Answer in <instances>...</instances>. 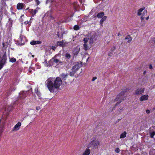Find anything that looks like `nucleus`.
Listing matches in <instances>:
<instances>
[{"label": "nucleus", "mask_w": 155, "mask_h": 155, "mask_svg": "<svg viewBox=\"0 0 155 155\" xmlns=\"http://www.w3.org/2000/svg\"><path fill=\"white\" fill-rule=\"evenodd\" d=\"M62 82V81L59 77H57L54 80L53 78H49L45 81V85L51 92H53L59 88Z\"/></svg>", "instance_id": "nucleus-1"}, {"label": "nucleus", "mask_w": 155, "mask_h": 155, "mask_svg": "<svg viewBox=\"0 0 155 155\" xmlns=\"http://www.w3.org/2000/svg\"><path fill=\"white\" fill-rule=\"evenodd\" d=\"M128 89H126L122 91L120 93L117 95L116 98L114 100V102L118 101L115 104V106H117L118 104H120L122 101H123L124 99L126 98V95L125 93L127 91H128Z\"/></svg>", "instance_id": "nucleus-2"}, {"label": "nucleus", "mask_w": 155, "mask_h": 155, "mask_svg": "<svg viewBox=\"0 0 155 155\" xmlns=\"http://www.w3.org/2000/svg\"><path fill=\"white\" fill-rule=\"evenodd\" d=\"M99 144V142L97 140H93L91 141L88 145V148H93L94 147L96 148Z\"/></svg>", "instance_id": "nucleus-3"}, {"label": "nucleus", "mask_w": 155, "mask_h": 155, "mask_svg": "<svg viewBox=\"0 0 155 155\" xmlns=\"http://www.w3.org/2000/svg\"><path fill=\"white\" fill-rule=\"evenodd\" d=\"M144 88H139L135 91L134 94L137 95H141L144 92Z\"/></svg>", "instance_id": "nucleus-4"}, {"label": "nucleus", "mask_w": 155, "mask_h": 155, "mask_svg": "<svg viewBox=\"0 0 155 155\" xmlns=\"http://www.w3.org/2000/svg\"><path fill=\"white\" fill-rule=\"evenodd\" d=\"M27 91H22L20 92L19 93V97L18 99H17V101L19 100V99H22L26 97L27 95Z\"/></svg>", "instance_id": "nucleus-5"}, {"label": "nucleus", "mask_w": 155, "mask_h": 155, "mask_svg": "<svg viewBox=\"0 0 155 155\" xmlns=\"http://www.w3.org/2000/svg\"><path fill=\"white\" fill-rule=\"evenodd\" d=\"M89 38H84L83 41H84V50H87L89 48V47L87 44V43L88 42Z\"/></svg>", "instance_id": "nucleus-6"}, {"label": "nucleus", "mask_w": 155, "mask_h": 155, "mask_svg": "<svg viewBox=\"0 0 155 155\" xmlns=\"http://www.w3.org/2000/svg\"><path fill=\"white\" fill-rule=\"evenodd\" d=\"M81 66V64L78 63L73 66L72 70L75 71L76 72Z\"/></svg>", "instance_id": "nucleus-7"}, {"label": "nucleus", "mask_w": 155, "mask_h": 155, "mask_svg": "<svg viewBox=\"0 0 155 155\" xmlns=\"http://www.w3.org/2000/svg\"><path fill=\"white\" fill-rule=\"evenodd\" d=\"M57 46H58L62 47H64L66 45V44H67V43H66V42H65L64 40H62V41H57Z\"/></svg>", "instance_id": "nucleus-8"}, {"label": "nucleus", "mask_w": 155, "mask_h": 155, "mask_svg": "<svg viewBox=\"0 0 155 155\" xmlns=\"http://www.w3.org/2000/svg\"><path fill=\"white\" fill-rule=\"evenodd\" d=\"M95 36L96 35L95 34H94L93 35H91V36L90 37V39L89 41V43L90 44H92L95 41Z\"/></svg>", "instance_id": "nucleus-9"}, {"label": "nucleus", "mask_w": 155, "mask_h": 155, "mask_svg": "<svg viewBox=\"0 0 155 155\" xmlns=\"http://www.w3.org/2000/svg\"><path fill=\"white\" fill-rule=\"evenodd\" d=\"M57 55H55L52 58L53 60V62L57 64L62 63V62L60 60L56 58Z\"/></svg>", "instance_id": "nucleus-10"}, {"label": "nucleus", "mask_w": 155, "mask_h": 155, "mask_svg": "<svg viewBox=\"0 0 155 155\" xmlns=\"http://www.w3.org/2000/svg\"><path fill=\"white\" fill-rule=\"evenodd\" d=\"M7 60V58L6 54L5 53L4 54L0 62L1 63H4L5 64L6 62V61Z\"/></svg>", "instance_id": "nucleus-11"}, {"label": "nucleus", "mask_w": 155, "mask_h": 155, "mask_svg": "<svg viewBox=\"0 0 155 155\" xmlns=\"http://www.w3.org/2000/svg\"><path fill=\"white\" fill-rule=\"evenodd\" d=\"M21 125V123L20 122H18L14 127L13 130H19L20 126Z\"/></svg>", "instance_id": "nucleus-12"}, {"label": "nucleus", "mask_w": 155, "mask_h": 155, "mask_svg": "<svg viewBox=\"0 0 155 155\" xmlns=\"http://www.w3.org/2000/svg\"><path fill=\"white\" fill-rule=\"evenodd\" d=\"M68 76V74H65L62 73L60 75V77L61 79H62L63 80H65V78L67 77Z\"/></svg>", "instance_id": "nucleus-13"}, {"label": "nucleus", "mask_w": 155, "mask_h": 155, "mask_svg": "<svg viewBox=\"0 0 155 155\" xmlns=\"http://www.w3.org/2000/svg\"><path fill=\"white\" fill-rule=\"evenodd\" d=\"M24 6V4L19 3L17 4V8L18 10L21 9L23 8Z\"/></svg>", "instance_id": "nucleus-14"}, {"label": "nucleus", "mask_w": 155, "mask_h": 155, "mask_svg": "<svg viewBox=\"0 0 155 155\" xmlns=\"http://www.w3.org/2000/svg\"><path fill=\"white\" fill-rule=\"evenodd\" d=\"M148 95H144L142 96L140 99L141 101L147 100L148 99Z\"/></svg>", "instance_id": "nucleus-15"}, {"label": "nucleus", "mask_w": 155, "mask_h": 155, "mask_svg": "<svg viewBox=\"0 0 155 155\" xmlns=\"http://www.w3.org/2000/svg\"><path fill=\"white\" fill-rule=\"evenodd\" d=\"M63 34L64 33H63L62 32L59 31L57 33V35L59 38L62 39L63 38Z\"/></svg>", "instance_id": "nucleus-16"}, {"label": "nucleus", "mask_w": 155, "mask_h": 155, "mask_svg": "<svg viewBox=\"0 0 155 155\" xmlns=\"http://www.w3.org/2000/svg\"><path fill=\"white\" fill-rule=\"evenodd\" d=\"M80 48H76L74 49L73 51V54L74 55H77L78 54Z\"/></svg>", "instance_id": "nucleus-17"}, {"label": "nucleus", "mask_w": 155, "mask_h": 155, "mask_svg": "<svg viewBox=\"0 0 155 155\" xmlns=\"http://www.w3.org/2000/svg\"><path fill=\"white\" fill-rule=\"evenodd\" d=\"M41 43V42L40 41H32L30 42V44L31 45H35L38 44H40Z\"/></svg>", "instance_id": "nucleus-18"}, {"label": "nucleus", "mask_w": 155, "mask_h": 155, "mask_svg": "<svg viewBox=\"0 0 155 155\" xmlns=\"http://www.w3.org/2000/svg\"><path fill=\"white\" fill-rule=\"evenodd\" d=\"M104 12H101L97 14V17L99 18H101L104 15Z\"/></svg>", "instance_id": "nucleus-19"}, {"label": "nucleus", "mask_w": 155, "mask_h": 155, "mask_svg": "<svg viewBox=\"0 0 155 155\" xmlns=\"http://www.w3.org/2000/svg\"><path fill=\"white\" fill-rule=\"evenodd\" d=\"M125 39H128L127 42L129 43L132 40V38L130 36V35H128L125 37Z\"/></svg>", "instance_id": "nucleus-20"}, {"label": "nucleus", "mask_w": 155, "mask_h": 155, "mask_svg": "<svg viewBox=\"0 0 155 155\" xmlns=\"http://www.w3.org/2000/svg\"><path fill=\"white\" fill-rule=\"evenodd\" d=\"M90 153V150L89 149H86L83 153V155H88Z\"/></svg>", "instance_id": "nucleus-21"}, {"label": "nucleus", "mask_w": 155, "mask_h": 155, "mask_svg": "<svg viewBox=\"0 0 155 155\" xmlns=\"http://www.w3.org/2000/svg\"><path fill=\"white\" fill-rule=\"evenodd\" d=\"M107 18V16H104L103 17V18H102V19H101L100 21V23L101 25L102 26V25L103 24V23L104 21L106 20V19Z\"/></svg>", "instance_id": "nucleus-22"}, {"label": "nucleus", "mask_w": 155, "mask_h": 155, "mask_svg": "<svg viewBox=\"0 0 155 155\" xmlns=\"http://www.w3.org/2000/svg\"><path fill=\"white\" fill-rule=\"evenodd\" d=\"M149 133L150 137L152 138H153L154 136L155 135V132L154 131H150Z\"/></svg>", "instance_id": "nucleus-23"}, {"label": "nucleus", "mask_w": 155, "mask_h": 155, "mask_svg": "<svg viewBox=\"0 0 155 155\" xmlns=\"http://www.w3.org/2000/svg\"><path fill=\"white\" fill-rule=\"evenodd\" d=\"M127 133L124 131L123 133L121 134L120 135V138H124L126 135Z\"/></svg>", "instance_id": "nucleus-24"}, {"label": "nucleus", "mask_w": 155, "mask_h": 155, "mask_svg": "<svg viewBox=\"0 0 155 155\" xmlns=\"http://www.w3.org/2000/svg\"><path fill=\"white\" fill-rule=\"evenodd\" d=\"M144 9V8H142L138 10V12L137 13V15H141V12L143 11V10Z\"/></svg>", "instance_id": "nucleus-25"}, {"label": "nucleus", "mask_w": 155, "mask_h": 155, "mask_svg": "<svg viewBox=\"0 0 155 155\" xmlns=\"http://www.w3.org/2000/svg\"><path fill=\"white\" fill-rule=\"evenodd\" d=\"M80 27L78 25H76L74 27V30H79Z\"/></svg>", "instance_id": "nucleus-26"}, {"label": "nucleus", "mask_w": 155, "mask_h": 155, "mask_svg": "<svg viewBox=\"0 0 155 155\" xmlns=\"http://www.w3.org/2000/svg\"><path fill=\"white\" fill-rule=\"evenodd\" d=\"M16 59L14 58H10V61L11 62L14 63L16 61Z\"/></svg>", "instance_id": "nucleus-27"}, {"label": "nucleus", "mask_w": 155, "mask_h": 155, "mask_svg": "<svg viewBox=\"0 0 155 155\" xmlns=\"http://www.w3.org/2000/svg\"><path fill=\"white\" fill-rule=\"evenodd\" d=\"M36 94H37V95H38V96L39 97V99H41V93L38 91V90H37L36 91Z\"/></svg>", "instance_id": "nucleus-28"}, {"label": "nucleus", "mask_w": 155, "mask_h": 155, "mask_svg": "<svg viewBox=\"0 0 155 155\" xmlns=\"http://www.w3.org/2000/svg\"><path fill=\"white\" fill-rule=\"evenodd\" d=\"M73 71L70 73L69 74L71 76H74L75 74L76 73V72L75 71L72 70Z\"/></svg>", "instance_id": "nucleus-29"}, {"label": "nucleus", "mask_w": 155, "mask_h": 155, "mask_svg": "<svg viewBox=\"0 0 155 155\" xmlns=\"http://www.w3.org/2000/svg\"><path fill=\"white\" fill-rule=\"evenodd\" d=\"M147 11L146 10H145L143 12L142 15V16L145 17V16L147 15Z\"/></svg>", "instance_id": "nucleus-30"}, {"label": "nucleus", "mask_w": 155, "mask_h": 155, "mask_svg": "<svg viewBox=\"0 0 155 155\" xmlns=\"http://www.w3.org/2000/svg\"><path fill=\"white\" fill-rule=\"evenodd\" d=\"M65 57L66 58H67V59H69L71 58V55L70 54L67 53L65 55Z\"/></svg>", "instance_id": "nucleus-31"}, {"label": "nucleus", "mask_w": 155, "mask_h": 155, "mask_svg": "<svg viewBox=\"0 0 155 155\" xmlns=\"http://www.w3.org/2000/svg\"><path fill=\"white\" fill-rule=\"evenodd\" d=\"M50 48L52 49L54 51H55L56 48V47L54 46H50Z\"/></svg>", "instance_id": "nucleus-32"}, {"label": "nucleus", "mask_w": 155, "mask_h": 155, "mask_svg": "<svg viewBox=\"0 0 155 155\" xmlns=\"http://www.w3.org/2000/svg\"><path fill=\"white\" fill-rule=\"evenodd\" d=\"M120 151V149L118 148H116L115 149V151L117 153H119Z\"/></svg>", "instance_id": "nucleus-33"}, {"label": "nucleus", "mask_w": 155, "mask_h": 155, "mask_svg": "<svg viewBox=\"0 0 155 155\" xmlns=\"http://www.w3.org/2000/svg\"><path fill=\"white\" fill-rule=\"evenodd\" d=\"M4 65V63H1L0 62V70L3 68Z\"/></svg>", "instance_id": "nucleus-34"}, {"label": "nucleus", "mask_w": 155, "mask_h": 155, "mask_svg": "<svg viewBox=\"0 0 155 155\" xmlns=\"http://www.w3.org/2000/svg\"><path fill=\"white\" fill-rule=\"evenodd\" d=\"M12 106H10L7 109V111H10L11 110H12Z\"/></svg>", "instance_id": "nucleus-35"}, {"label": "nucleus", "mask_w": 155, "mask_h": 155, "mask_svg": "<svg viewBox=\"0 0 155 155\" xmlns=\"http://www.w3.org/2000/svg\"><path fill=\"white\" fill-rule=\"evenodd\" d=\"M35 2L36 3V5H39L40 3V2L38 0H35Z\"/></svg>", "instance_id": "nucleus-36"}, {"label": "nucleus", "mask_w": 155, "mask_h": 155, "mask_svg": "<svg viewBox=\"0 0 155 155\" xmlns=\"http://www.w3.org/2000/svg\"><path fill=\"white\" fill-rule=\"evenodd\" d=\"M37 12V10L36 9H35L34 12L32 13L33 15H35Z\"/></svg>", "instance_id": "nucleus-37"}, {"label": "nucleus", "mask_w": 155, "mask_h": 155, "mask_svg": "<svg viewBox=\"0 0 155 155\" xmlns=\"http://www.w3.org/2000/svg\"><path fill=\"white\" fill-rule=\"evenodd\" d=\"M115 49H116L115 46V45H114L113 46V47L111 48V49L112 51H114V50H115Z\"/></svg>", "instance_id": "nucleus-38"}, {"label": "nucleus", "mask_w": 155, "mask_h": 155, "mask_svg": "<svg viewBox=\"0 0 155 155\" xmlns=\"http://www.w3.org/2000/svg\"><path fill=\"white\" fill-rule=\"evenodd\" d=\"M146 112L148 114H149L150 113V110H146Z\"/></svg>", "instance_id": "nucleus-39"}, {"label": "nucleus", "mask_w": 155, "mask_h": 155, "mask_svg": "<svg viewBox=\"0 0 155 155\" xmlns=\"http://www.w3.org/2000/svg\"><path fill=\"white\" fill-rule=\"evenodd\" d=\"M97 79V77H94L92 80V81H94V80H95L96 79Z\"/></svg>", "instance_id": "nucleus-40"}, {"label": "nucleus", "mask_w": 155, "mask_h": 155, "mask_svg": "<svg viewBox=\"0 0 155 155\" xmlns=\"http://www.w3.org/2000/svg\"><path fill=\"white\" fill-rule=\"evenodd\" d=\"M2 5H3V6H5L6 5V3L4 2V1H3V2H2Z\"/></svg>", "instance_id": "nucleus-41"}, {"label": "nucleus", "mask_w": 155, "mask_h": 155, "mask_svg": "<svg viewBox=\"0 0 155 155\" xmlns=\"http://www.w3.org/2000/svg\"><path fill=\"white\" fill-rule=\"evenodd\" d=\"M29 22L28 21H25L24 22V24L25 25H27V24H28Z\"/></svg>", "instance_id": "nucleus-42"}, {"label": "nucleus", "mask_w": 155, "mask_h": 155, "mask_svg": "<svg viewBox=\"0 0 155 155\" xmlns=\"http://www.w3.org/2000/svg\"><path fill=\"white\" fill-rule=\"evenodd\" d=\"M40 107H36V109L37 110H40Z\"/></svg>", "instance_id": "nucleus-43"}, {"label": "nucleus", "mask_w": 155, "mask_h": 155, "mask_svg": "<svg viewBox=\"0 0 155 155\" xmlns=\"http://www.w3.org/2000/svg\"><path fill=\"white\" fill-rule=\"evenodd\" d=\"M144 18H145V17L143 16H142L141 17L140 19H141L142 20H143L144 19Z\"/></svg>", "instance_id": "nucleus-44"}, {"label": "nucleus", "mask_w": 155, "mask_h": 155, "mask_svg": "<svg viewBox=\"0 0 155 155\" xmlns=\"http://www.w3.org/2000/svg\"><path fill=\"white\" fill-rule=\"evenodd\" d=\"M149 68L150 69H152L153 68V67L151 65H150Z\"/></svg>", "instance_id": "nucleus-45"}, {"label": "nucleus", "mask_w": 155, "mask_h": 155, "mask_svg": "<svg viewBox=\"0 0 155 155\" xmlns=\"http://www.w3.org/2000/svg\"><path fill=\"white\" fill-rule=\"evenodd\" d=\"M2 18V17H1L0 16V23H1V20Z\"/></svg>", "instance_id": "nucleus-46"}, {"label": "nucleus", "mask_w": 155, "mask_h": 155, "mask_svg": "<svg viewBox=\"0 0 155 155\" xmlns=\"http://www.w3.org/2000/svg\"><path fill=\"white\" fill-rule=\"evenodd\" d=\"M29 72H30V73H32V71L31 70V69L29 68Z\"/></svg>", "instance_id": "nucleus-47"}, {"label": "nucleus", "mask_w": 155, "mask_h": 155, "mask_svg": "<svg viewBox=\"0 0 155 155\" xmlns=\"http://www.w3.org/2000/svg\"><path fill=\"white\" fill-rule=\"evenodd\" d=\"M118 36H122V35L120 33H118L117 35Z\"/></svg>", "instance_id": "nucleus-48"}, {"label": "nucleus", "mask_w": 155, "mask_h": 155, "mask_svg": "<svg viewBox=\"0 0 155 155\" xmlns=\"http://www.w3.org/2000/svg\"><path fill=\"white\" fill-rule=\"evenodd\" d=\"M146 20H147L149 19V16L146 18Z\"/></svg>", "instance_id": "nucleus-49"}, {"label": "nucleus", "mask_w": 155, "mask_h": 155, "mask_svg": "<svg viewBox=\"0 0 155 155\" xmlns=\"http://www.w3.org/2000/svg\"><path fill=\"white\" fill-rule=\"evenodd\" d=\"M64 84H67V82H66V81H64Z\"/></svg>", "instance_id": "nucleus-50"}, {"label": "nucleus", "mask_w": 155, "mask_h": 155, "mask_svg": "<svg viewBox=\"0 0 155 155\" xmlns=\"http://www.w3.org/2000/svg\"><path fill=\"white\" fill-rule=\"evenodd\" d=\"M4 44H5L4 43H2V45H3V47H4L5 46Z\"/></svg>", "instance_id": "nucleus-51"}, {"label": "nucleus", "mask_w": 155, "mask_h": 155, "mask_svg": "<svg viewBox=\"0 0 155 155\" xmlns=\"http://www.w3.org/2000/svg\"><path fill=\"white\" fill-rule=\"evenodd\" d=\"M30 25H31V22H30L29 24H28L29 26H30Z\"/></svg>", "instance_id": "nucleus-52"}, {"label": "nucleus", "mask_w": 155, "mask_h": 155, "mask_svg": "<svg viewBox=\"0 0 155 155\" xmlns=\"http://www.w3.org/2000/svg\"><path fill=\"white\" fill-rule=\"evenodd\" d=\"M32 57L33 58H34V55H32Z\"/></svg>", "instance_id": "nucleus-53"}, {"label": "nucleus", "mask_w": 155, "mask_h": 155, "mask_svg": "<svg viewBox=\"0 0 155 155\" xmlns=\"http://www.w3.org/2000/svg\"><path fill=\"white\" fill-rule=\"evenodd\" d=\"M122 42H121V43H120V45H121L122 44Z\"/></svg>", "instance_id": "nucleus-54"}, {"label": "nucleus", "mask_w": 155, "mask_h": 155, "mask_svg": "<svg viewBox=\"0 0 155 155\" xmlns=\"http://www.w3.org/2000/svg\"><path fill=\"white\" fill-rule=\"evenodd\" d=\"M145 72H146V71H144V72H143V73L145 74Z\"/></svg>", "instance_id": "nucleus-55"}, {"label": "nucleus", "mask_w": 155, "mask_h": 155, "mask_svg": "<svg viewBox=\"0 0 155 155\" xmlns=\"http://www.w3.org/2000/svg\"><path fill=\"white\" fill-rule=\"evenodd\" d=\"M1 120H0V123H1Z\"/></svg>", "instance_id": "nucleus-56"}, {"label": "nucleus", "mask_w": 155, "mask_h": 155, "mask_svg": "<svg viewBox=\"0 0 155 155\" xmlns=\"http://www.w3.org/2000/svg\"><path fill=\"white\" fill-rule=\"evenodd\" d=\"M11 25L12 26V23H11Z\"/></svg>", "instance_id": "nucleus-57"}, {"label": "nucleus", "mask_w": 155, "mask_h": 155, "mask_svg": "<svg viewBox=\"0 0 155 155\" xmlns=\"http://www.w3.org/2000/svg\"><path fill=\"white\" fill-rule=\"evenodd\" d=\"M32 10L33 12V9H32V10Z\"/></svg>", "instance_id": "nucleus-58"}, {"label": "nucleus", "mask_w": 155, "mask_h": 155, "mask_svg": "<svg viewBox=\"0 0 155 155\" xmlns=\"http://www.w3.org/2000/svg\"><path fill=\"white\" fill-rule=\"evenodd\" d=\"M23 16V15H22V16H21V17H22V16Z\"/></svg>", "instance_id": "nucleus-59"}, {"label": "nucleus", "mask_w": 155, "mask_h": 155, "mask_svg": "<svg viewBox=\"0 0 155 155\" xmlns=\"http://www.w3.org/2000/svg\"><path fill=\"white\" fill-rule=\"evenodd\" d=\"M136 155H140L137 154H136Z\"/></svg>", "instance_id": "nucleus-60"}]
</instances>
